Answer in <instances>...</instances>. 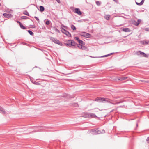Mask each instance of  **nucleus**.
<instances>
[{
	"label": "nucleus",
	"mask_w": 149,
	"mask_h": 149,
	"mask_svg": "<svg viewBox=\"0 0 149 149\" xmlns=\"http://www.w3.org/2000/svg\"><path fill=\"white\" fill-rule=\"evenodd\" d=\"M91 132H92L93 134H97L100 133H104L105 132V131L104 129L98 130L93 129L91 130Z\"/></svg>",
	"instance_id": "obj_1"
},
{
	"label": "nucleus",
	"mask_w": 149,
	"mask_h": 149,
	"mask_svg": "<svg viewBox=\"0 0 149 149\" xmlns=\"http://www.w3.org/2000/svg\"><path fill=\"white\" fill-rule=\"evenodd\" d=\"M136 54L138 56H140L147 58L149 56V54H147L144 52L138 51L136 52Z\"/></svg>",
	"instance_id": "obj_2"
},
{
	"label": "nucleus",
	"mask_w": 149,
	"mask_h": 149,
	"mask_svg": "<svg viewBox=\"0 0 149 149\" xmlns=\"http://www.w3.org/2000/svg\"><path fill=\"white\" fill-rule=\"evenodd\" d=\"M76 43L74 41L70 40H68L67 43H65V45L68 47H70L71 46H75Z\"/></svg>",
	"instance_id": "obj_3"
},
{
	"label": "nucleus",
	"mask_w": 149,
	"mask_h": 149,
	"mask_svg": "<svg viewBox=\"0 0 149 149\" xmlns=\"http://www.w3.org/2000/svg\"><path fill=\"white\" fill-rule=\"evenodd\" d=\"M50 39V40L54 43L58 44L60 46L62 45V43L57 39L52 37H51Z\"/></svg>",
	"instance_id": "obj_4"
},
{
	"label": "nucleus",
	"mask_w": 149,
	"mask_h": 149,
	"mask_svg": "<svg viewBox=\"0 0 149 149\" xmlns=\"http://www.w3.org/2000/svg\"><path fill=\"white\" fill-rule=\"evenodd\" d=\"M61 31L62 33L65 34L66 35L69 37H71V33L68 31H66L63 28H61Z\"/></svg>",
	"instance_id": "obj_5"
},
{
	"label": "nucleus",
	"mask_w": 149,
	"mask_h": 149,
	"mask_svg": "<svg viewBox=\"0 0 149 149\" xmlns=\"http://www.w3.org/2000/svg\"><path fill=\"white\" fill-rule=\"evenodd\" d=\"M113 101L112 100L108 98L103 97L102 103H111V102Z\"/></svg>",
	"instance_id": "obj_6"
},
{
	"label": "nucleus",
	"mask_w": 149,
	"mask_h": 149,
	"mask_svg": "<svg viewBox=\"0 0 149 149\" xmlns=\"http://www.w3.org/2000/svg\"><path fill=\"white\" fill-rule=\"evenodd\" d=\"M80 35L83 37L87 38H90L91 36L90 34L85 32L81 33Z\"/></svg>",
	"instance_id": "obj_7"
},
{
	"label": "nucleus",
	"mask_w": 149,
	"mask_h": 149,
	"mask_svg": "<svg viewBox=\"0 0 149 149\" xmlns=\"http://www.w3.org/2000/svg\"><path fill=\"white\" fill-rule=\"evenodd\" d=\"M119 52H115L111 53L109 54H108L107 55H104V56H101V57H99L102 58V57H107V56H110L111 55H112V54H114V53H119ZM90 57H92V58H97V57H93V56H90Z\"/></svg>",
	"instance_id": "obj_8"
},
{
	"label": "nucleus",
	"mask_w": 149,
	"mask_h": 149,
	"mask_svg": "<svg viewBox=\"0 0 149 149\" xmlns=\"http://www.w3.org/2000/svg\"><path fill=\"white\" fill-rule=\"evenodd\" d=\"M74 12L77 13L79 15H81L82 14L81 12L80 11V9L79 8H75L74 11Z\"/></svg>",
	"instance_id": "obj_9"
},
{
	"label": "nucleus",
	"mask_w": 149,
	"mask_h": 149,
	"mask_svg": "<svg viewBox=\"0 0 149 149\" xmlns=\"http://www.w3.org/2000/svg\"><path fill=\"white\" fill-rule=\"evenodd\" d=\"M141 44L144 45H149V39L141 41Z\"/></svg>",
	"instance_id": "obj_10"
},
{
	"label": "nucleus",
	"mask_w": 149,
	"mask_h": 149,
	"mask_svg": "<svg viewBox=\"0 0 149 149\" xmlns=\"http://www.w3.org/2000/svg\"><path fill=\"white\" fill-rule=\"evenodd\" d=\"M103 97H97L95 99V101L99 103H102Z\"/></svg>",
	"instance_id": "obj_11"
},
{
	"label": "nucleus",
	"mask_w": 149,
	"mask_h": 149,
	"mask_svg": "<svg viewBox=\"0 0 149 149\" xmlns=\"http://www.w3.org/2000/svg\"><path fill=\"white\" fill-rule=\"evenodd\" d=\"M127 78V77H118L117 79L118 80L122 81L124 80Z\"/></svg>",
	"instance_id": "obj_12"
},
{
	"label": "nucleus",
	"mask_w": 149,
	"mask_h": 149,
	"mask_svg": "<svg viewBox=\"0 0 149 149\" xmlns=\"http://www.w3.org/2000/svg\"><path fill=\"white\" fill-rule=\"evenodd\" d=\"M89 118L97 117L96 115L93 113H89Z\"/></svg>",
	"instance_id": "obj_13"
},
{
	"label": "nucleus",
	"mask_w": 149,
	"mask_h": 149,
	"mask_svg": "<svg viewBox=\"0 0 149 149\" xmlns=\"http://www.w3.org/2000/svg\"><path fill=\"white\" fill-rule=\"evenodd\" d=\"M3 15L6 18H8L12 16V15L10 14H7L4 13L3 14Z\"/></svg>",
	"instance_id": "obj_14"
},
{
	"label": "nucleus",
	"mask_w": 149,
	"mask_h": 149,
	"mask_svg": "<svg viewBox=\"0 0 149 149\" xmlns=\"http://www.w3.org/2000/svg\"><path fill=\"white\" fill-rule=\"evenodd\" d=\"M78 43L79 44V45L81 46V47H82V46L84 45H85V43L83 42L82 40H79L78 41Z\"/></svg>",
	"instance_id": "obj_15"
},
{
	"label": "nucleus",
	"mask_w": 149,
	"mask_h": 149,
	"mask_svg": "<svg viewBox=\"0 0 149 149\" xmlns=\"http://www.w3.org/2000/svg\"><path fill=\"white\" fill-rule=\"evenodd\" d=\"M89 113H84V117L85 118H89Z\"/></svg>",
	"instance_id": "obj_16"
},
{
	"label": "nucleus",
	"mask_w": 149,
	"mask_h": 149,
	"mask_svg": "<svg viewBox=\"0 0 149 149\" xmlns=\"http://www.w3.org/2000/svg\"><path fill=\"white\" fill-rule=\"evenodd\" d=\"M123 31L125 32H129L131 30L129 28H124L123 29Z\"/></svg>",
	"instance_id": "obj_17"
},
{
	"label": "nucleus",
	"mask_w": 149,
	"mask_h": 149,
	"mask_svg": "<svg viewBox=\"0 0 149 149\" xmlns=\"http://www.w3.org/2000/svg\"><path fill=\"white\" fill-rule=\"evenodd\" d=\"M0 112L2 114H5L6 112L4 109L1 107L0 106Z\"/></svg>",
	"instance_id": "obj_18"
},
{
	"label": "nucleus",
	"mask_w": 149,
	"mask_h": 149,
	"mask_svg": "<svg viewBox=\"0 0 149 149\" xmlns=\"http://www.w3.org/2000/svg\"><path fill=\"white\" fill-rule=\"evenodd\" d=\"M141 20L139 19H138L137 22L134 21V24L135 25L137 26L139 24Z\"/></svg>",
	"instance_id": "obj_19"
},
{
	"label": "nucleus",
	"mask_w": 149,
	"mask_h": 149,
	"mask_svg": "<svg viewBox=\"0 0 149 149\" xmlns=\"http://www.w3.org/2000/svg\"><path fill=\"white\" fill-rule=\"evenodd\" d=\"M40 10L41 12H43L45 10L44 7L42 6H40Z\"/></svg>",
	"instance_id": "obj_20"
},
{
	"label": "nucleus",
	"mask_w": 149,
	"mask_h": 149,
	"mask_svg": "<svg viewBox=\"0 0 149 149\" xmlns=\"http://www.w3.org/2000/svg\"><path fill=\"white\" fill-rule=\"evenodd\" d=\"M110 18V16L109 15H107L106 16H105V19L107 20H109V19Z\"/></svg>",
	"instance_id": "obj_21"
},
{
	"label": "nucleus",
	"mask_w": 149,
	"mask_h": 149,
	"mask_svg": "<svg viewBox=\"0 0 149 149\" xmlns=\"http://www.w3.org/2000/svg\"><path fill=\"white\" fill-rule=\"evenodd\" d=\"M144 3V1H141L140 3H138L137 2H136V4L138 5L139 6H141Z\"/></svg>",
	"instance_id": "obj_22"
},
{
	"label": "nucleus",
	"mask_w": 149,
	"mask_h": 149,
	"mask_svg": "<svg viewBox=\"0 0 149 149\" xmlns=\"http://www.w3.org/2000/svg\"><path fill=\"white\" fill-rule=\"evenodd\" d=\"M79 49H82V50H87V47H78Z\"/></svg>",
	"instance_id": "obj_23"
},
{
	"label": "nucleus",
	"mask_w": 149,
	"mask_h": 149,
	"mask_svg": "<svg viewBox=\"0 0 149 149\" xmlns=\"http://www.w3.org/2000/svg\"><path fill=\"white\" fill-rule=\"evenodd\" d=\"M21 19H29V18L26 16H23L21 17Z\"/></svg>",
	"instance_id": "obj_24"
},
{
	"label": "nucleus",
	"mask_w": 149,
	"mask_h": 149,
	"mask_svg": "<svg viewBox=\"0 0 149 149\" xmlns=\"http://www.w3.org/2000/svg\"><path fill=\"white\" fill-rule=\"evenodd\" d=\"M71 28L73 29V30L74 31L76 29V28L75 26L72 24L71 26Z\"/></svg>",
	"instance_id": "obj_25"
},
{
	"label": "nucleus",
	"mask_w": 149,
	"mask_h": 149,
	"mask_svg": "<svg viewBox=\"0 0 149 149\" xmlns=\"http://www.w3.org/2000/svg\"><path fill=\"white\" fill-rule=\"evenodd\" d=\"M32 83L34 84H35V85H40V84L38 82H36V81H34L33 82H32Z\"/></svg>",
	"instance_id": "obj_26"
},
{
	"label": "nucleus",
	"mask_w": 149,
	"mask_h": 149,
	"mask_svg": "<svg viewBox=\"0 0 149 149\" xmlns=\"http://www.w3.org/2000/svg\"><path fill=\"white\" fill-rule=\"evenodd\" d=\"M27 31L30 35L32 36H33V33L31 30H28Z\"/></svg>",
	"instance_id": "obj_27"
},
{
	"label": "nucleus",
	"mask_w": 149,
	"mask_h": 149,
	"mask_svg": "<svg viewBox=\"0 0 149 149\" xmlns=\"http://www.w3.org/2000/svg\"><path fill=\"white\" fill-rule=\"evenodd\" d=\"M23 13L24 14L27 15L28 16H29V13L27 11H24Z\"/></svg>",
	"instance_id": "obj_28"
},
{
	"label": "nucleus",
	"mask_w": 149,
	"mask_h": 149,
	"mask_svg": "<svg viewBox=\"0 0 149 149\" xmlns=\"http://www.w3.org/2000/svg\"><path fill=\"white\" fill-rule=\"evenodd\" d=\"M20 25V27L22 29H26V28L25 26H23L22 24H21Z\"/></svg>",
	"instance_id": "obj_29"
},
{
	"label": "nucleus",
	"mask_w": 149,
	"mask_h": 149,
	"mask_svg": "<svg viewBox=\"0 0 149 149\" xmlns=\"http://www.w3.org/2000/svg\"><path fill=\"white\" fill-rule=\"evenodd\" d=\"M113 102V101H112L111 103H110L111 104L114 105H116V104H119V103H120L121 102H117L114 103H113L112 102Z\"/></svg>",
	"instance_id": "obj_30"
},
{
	"label": "nucleus",
	"mask_w": 149,
	"mask_h": 149,
	"mask_svg": "<svg viewBox=\"0 0 149 149\" xmlns=\"http://www.w3.org/2000/svg\"><path fill=\"white\" fill-rule=\"evenodd\" d=\"M50 22V21L49 20H47L46 21V22H45V24L46 25H48L49 24Z\"/></svg>",
	"instance_id": "obj_31"
},
{
	"label": "nucleus",
	"mask_w": 149,
	"mask_h": 149,
	"mask_svg": "<svg viewBox=\"0 0 149 149\" xmlns=\"http://www.w3.org/2000/svg\"><path fill=\"white\" fill-rule=\"evenodd\" d=\"M96 3L97 6H99L101 4V3L99 1H97Z\"/></svg>",
	"instance_id": "obj_32"
},
{
	"label": "nucleus",
	"mask_w": 149,
	"mask_h": 149,
	"mask_svg": "<svg viewBox=\"0 0 149 149\" xmlns=\"http://www.w3.org/2000/svg\"><path fill=\"white\" fill-rule=\"evenodd\" d=\"M34 17L36 19L37 21H38V22H39V19L38 18V17H36V16H35Z\"/></svg>",
	"instance_id": "obj_33"
},
{
	"label": "nucleus",
	"mask_w": 149,
	"mask_h": 149,
	"mask_svg": "<svg viewBox=\"0 0 149 149\" xmlns=\"http://www.w3.org/2000/svg\"><path fill=\"white\" fill-rule=\"evenodd\" d=\"M55 30L56 32H57L58 33H60V31L57 28H55Z\"/></svg>",
	"instance_id": "obj_34"
},
{
	"label": "nucleus",
	"mask_w": 149,
	"mask_h": 149,
	"mask_svg": "<svg viewBox=\"0 0 149 149\" xmlns=\"http://www.w3.org/2000/svg\"><path fill=\"white\" fill-rule=\"evenodd\" d=\"M145 30L146 31H149V28H145Z\"/></svg>",
	"instance_id": "obj_35"
},
{
	"label": "nucleus",
	"mask_w": 149,
	"mask_h": 149,
	"mask_svg": "<svg viewBox=\"0 0 149 149\" xmlns=\"http://www.w3.org/2000/svg\"><path fill=\"white\" fill-rule=\"evenodd\" d=\"M75 39H76V40H77V41H78L79 40V37H77H77H75Z\"/></svg>",
	"instance_id": "obj_36"
},
{
	"label": "nucleus",
	"mask_w": 149,
	"mask_h": 149,
	"mask_svg": "<svg viewBox=\"0 0 149 149\" xmlns=\"http://www.w3.org/2000/svg\"><path fill=\"white\" fill-rule=\"evenodd\" d=\"M42 130V129H40L38 130H36L35 131H34V132H40L41 131L40 130Z\"/></svg>",
	"instance_id": "obj_37"
},
{
	"label": "nucleus",
	"mask_w": 149,
	"mask_h": 149,
	"mask_svg": "<svg viewBox=\"0 0 149 149\" xmlns=\"http://www.w3.org/2000/svg\"><path fill=\"white\" fill-rule=\"evenodd\" d=\"M148 142L149 143V137H148L146 139Z\"/></svg>",
	"instance_id": "obj_38"
},
{
	"label": "nucleus",
	"mask_w": 149,
	"mask_h": 149,
	"mask_svg": "<svg viewBox=\"0 0 149 149\" xmlns=\"http://www.w3.org/2000/svg\"><path fill=\"white\" fill-rule=\"evenodd\" d=\"M140 81H142V82H147L148 83V81H145L144 80H140Z\"/></svg>",
	"instance_id": "obj_39"
},
{
	"label": "nucleus",
	"mask_w": 149,
	"mask_h": 149,
	"mask_svg": "<svg viewBox=\"0 0 149 149\" xmlns=\"http://www.w3.org/2000/svg\"><path fill=\"white\" fill-rule=\"evenodd\" d=\"M56 1H57V2L59 3H60V0H56Z\"/></svg>",
	"instance_id": "obj_40"
},
{
	"label": "nucleus",
	"mask_w": 149,
	"mask_h": 149,
	"mask_svg": "<svg viewBox=\"0 0 149 149\" xmlns=\"http://www.w3.org/2000/svg\"><path fill=\"white\" fill-rule=\"evenodd\" d=\"M17 22L18 23L19 25H20L21 24V23L19 21H17Z\"/></svg>",
	"instance_id": "obj_41"
},
{
	"label": "nucleus",
	"mask_w": 149,
	"mask_h": 149,
	"mask_svg": "<svg viewBox=\"0 0 149 149\" xmlns=\"http://www.w3.org/2000/svg\"><path fill=\"white\" fill-rule=\"evenodd\" d=\"M61 26H63L64 27V28H67V27H66V26H64V25H61Z\"/></svg>",
	"instance_id": "obj_42"
},
{
	"label": "nucleus",
	"mask_w": 149,
	"mask_h": 149,
	"mask_svg": "<svg viewBox=\"0 0 149 149\" xmlns=\"http://www.w3.org/2000/svg\"><path fill=\"white\" fill-rule=\"evenodd\" d=\"M114 109H113V110H112L110 112H112L113 111H114Z\"/></svg>",
	"instance_id": "obj_43"
},
{
	"label": "nucleus",
	"mask_w": 149,
	"mask_h": 149,
	"mask_svg": "<svg viewBox=\"0 0 149 149\" xmlns=\"http://www.w3.org/2000/svg\"><path fill=\"white\" fill-rule=\"evenodd\" d=\"M144 1V0H142L141 1Z\"/></svg>",
	"instance_id": "obj_44"
},
{
	"label": "nucleus",
	"mask_w": 149,
	"mask_h": 149,
	"mask_svg": "<svg viewBox=\"0 0 149 149\" xmlns=\"http://www.w3.org/2000/svg\"><path fill=\"white\" fill-rule=\"evenodd\" d=\"M78 22H81V21H80V20H79V21H78Z\"/></svg>",
	"instance_id": "obj_45"
},
{
	"label": "nucleus",
	"mask_w": 149,
	"mask_h": 149,
	"mask_svg": "<svg viewBox=\"0 0 149 149\" xmlns=\"http://www.w3.org/2000/svg\"><path fill=\"white\" fill-rule=\"evenodd\" d=\"M39 49V50H41V49Z\"/></svg>",
	"instance_id": "obj_46"
},
{
	"label": "nucleus",
	"mask_w": 149,
	"mask_h": 149,
	"mask_svg": "<svg viewBox=\"0 0 149 149\" xmlns=\"http://www.w3.org/2000/svg\"><path fill=\"white\" fill-rule=\"evenodd\" d=\"M26 45V46H27V45Z\"/></svg>",
	"instance_id": "obj_47"
},
{
	"label": "nucleus",
	"mask_w": 149,
	"mask_h": 149,
	"mask_svg": "<svg viewBox=\"0 0 149 149\" xmlns=\"http://www.w3.org/2000/svg\"><path fill=\"white\" fill-rule=\"evenodd\" d=\"M0 6H1V4L0 3Z\"/></svg>",
	"instance_id": "obj_48"
}]
</instances>
